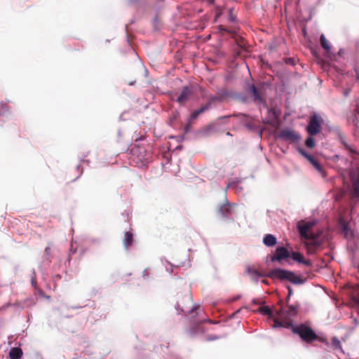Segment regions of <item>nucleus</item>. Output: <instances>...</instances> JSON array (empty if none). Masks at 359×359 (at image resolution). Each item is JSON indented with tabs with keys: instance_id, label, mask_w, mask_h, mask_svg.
<instances>
[{
	"instance_id": "bb28decb",
	"label": "nucleus",
	"mask_w": 359,
	"mask_h": 359,
	"mask_svg": "<svg viewBox=\"0 0 359 359\" xmlns=\"http://www.w3.org/2000/svg\"><path fill=\"white\" fill-rule=\"evenodd\" d=\"M8 110V104L6 102H0V116L4 114Z\"/></svg>"
},
{
	"instance_id": "412c9836",
	"label": "nucleus",
	"mask_w": 359,
	"mask_h": 359,
	"mask_svg": "<svg viewBox=\"0 0 359 359\" xmlns=\"http://www.w3.org/2000/svg\"><path fill=\"white\" fill-rule=\"evenodd\" d=\"M22 354V351L20 348L15 347L11 349L9 356L11 359H20Z\"/></svg>"
},
{
	"instance_id": "473e14b6",
	"label": "nucleus",
	"mask_w": 359,
	"mask_h": 359,
	"mask_svg": "<svg viewBox=\"0 0 359 359\" xmlns=\"http://www.w3.org/2000/svg\"><path fill=\"white\" fill-rule=\"evenodd\" d=\"M219 100V98L217 97H212L210 98V101L208 102H215V101H217Z\"/></svg>"
},
{
	"instance_id": "dca6fc26",
	"label": "nucleus",
	"mask_w": 359,
	"mask_h": 359,
	"mask_svg": "<svg viewBox=\"0 0 359 359\" xmlns=\"http://www.w3.org/2000/svg\"><path fill=\"white\" fill-rule=\"evenodd\" d=\"M248 88H249V91L252 94V96L253 97L254 100L258 101V102H262V98L261 97V95H260L259 90L255 86V85L249 84Z\"/></svg>"
},
{
	"instance_id": "4c0bfd02",
	"label": "nucleus",
	"mask_w": 359,
	"mask_h": 359,
	"mask_svg": "<svg viewBox=\"0 0 359 359\" xmlns=\"http://www.w3.org/2000/svg\"><path fill=\"white\" fill-rule=\"evenodd\" d=\"M291 296H289V294H287V297H286V303L287 304L289 300H290V298Z\"/></svg>"
},
{
	"instance_id": "7c9ffc66",
	"label": "nucleus",
	"mask_w": 359,
	"mask_h": 359,
	"mask_svg": "<svg viewBox=\"0 0 359 359\" xmlns=\"http://www.w3.org/2000/svg\"><path fill=\"white\" fill-rule=\"evenodd\" d=\"M219 29L225 31V32H229V33H233V31H231L230 29H227L224 28L222 25L219 26Z\"/></svg>"
},
{
	"instance_id": "a211bd4d",
	"label": "nucleus",
	"mask_w": 359,
	"mask_h": 359,
	"mask_svg": "<svg viewBox=\"0 0 359 359\" xmlns=\"http://www.w3.org/2000/svg\"><path fill=\"white\" fill-rule=\"evenodd\" d=\"M231 116H243L245 118V126L248 128H251L252 127V123L249 121V119H250L249 117L247 116L245 114H233V115H228V116H221V117L218 118L217 120L220 121L222 119H229Z\"/></svg>"
},
{
	"instance_id": "f8f14e48",
	"label": "nucleus",
	"mask_w": 359,
	"mask_h": 359,
	"mask_svg": "<svg viewBox=\"0 0 359 359\" xmlns=\"http://www.w3.org/2000/svg\"><path fill=\"white\" fill-rule=\"evenodd\" d=\"M234 204H231L228 201H226L224 204L221 205L219 208V213L222 216L227 217L232 213V209L234 206Z\"/></svg>"
},
{
	"instance_id": "393cba45",
	"label": "nucleus",
	"mask_w": 359,
	"mask_h": 359,
	"mask_svg": "<svg viewBox=\"0 0 359 359\" xmlns=\"http://www.w3.org/2000/svg\"><path fill=\"white\" fill-rule=\"evenodd\" d=\"M297 150L299 153L305 158H306L309 161H311L312 158H313V157L311 155L309 154L304 149L299 147L297 149Z\"/></svg>"
},
{
	"instance_id": "58836bf2",
	"label": "nucleus",
	"mask_w": 359,
	"mask_h": 359,
	"mask_svg": "<svg viewBox=\"0 0 359 359\" xmlns=\"http://www.w3.org/2000/svg\"><path fill=\"white\" fill-rule=\"evenodd\" d=\"M262 282L264 284H266V285L269 284V282H268V280H262Z\"/></svg>"
},
{
	"instance_id": "ea45409f",
	"label": "nucleus",
	"mask_w": 359,
	"mask_h": 359,
	"mask_svg": "<svg viewBox=\"0 0 359 359\" xmlns=\"http://www.w3.org/2000/svg\"><path fill=\"white\" fill-rule=\"evenodd\" d=\"M210 4H212L215 0H206Z\"/></svg>"
},
{
	"instance_id": "20e7f679",
	"label": "nucleus",
	"mask_w": 359,
	"mask_h": 359,
	"mask_svg": "<svg viewBox=\"0 0 359 359\" xmlns=\"http://www.w3.org/2000/svg\"><path fill=\"white\" fill-rule=\"evenodd\" d=\"M278 304L280 309L276 311V318L273 319V327H284L283 324H285V322L292 323V318L295 317L298 313L299 304H287V309L284 308L282 300L279 301Z\"/></svg>"
},
{
	"instance_id": "39448f33",
	"label": "nucleus",
	"mask_w": 359,
	"mask_h": 359,
	"mask_svg": "<svg viewBox=\"0 0 359 359\" xmlns=\"http://www.w3.org/2000/svg\"><path fill=\"white\" fill-rule=\"evenodd\" d=\"M279 137L290 143H297L301 139L299 134L290 128L281 130L279 133Z\"/></svg>"
},
{
	"instance_id": "2f4dec72",
	"label": "nucleus",
	"mask_w": 359,
	"mask_h": 359,
	"mask_svg": "<svg viewBox=\"0 0 359 359\" xmlns=\"http://www.w3.org/2000/svg\"><path fill=\"white\" fill-rule=\"evenodd\" d=\"M287 288L288 290L289 296H292L293 294V290H292V287L290 286H287Z\"/></svg>"
},
{
	"instance_id": "6e6552de",
	"label": "nucleus",
	"mask_w": 359,
	"mask_h": 359,
	"mask_svg": "<svg viewBox=\"0 0 359 359\" xmlns=\"http://www.w3.org/2000/svg\"><path fill=\"white\" fill-rule=\"evenodd\" d=\"M206 322V320H202L200 321V323L193 325L187 331V334L190 338L194 337L198 333H203V328L201 326V323ZM207 322L212 323L210 320H208Z\"/></svg>"
},
{
	"instance_id": "5701e85b",
	"label": "nucleus",
	"mask_w": 359,
	"mask_h": 359,
	"mask_svg": "<svg viewBox=\"0 0 359 359\" xmlns=\"http://www.w3.org/2000/svg\"><path fill=\"white\" fill-rule=\"evenodd\" d=\"M320 41L321 46L327 52H329L330 50L331 47L324 34H321L320 38Z\"/></svg>"
},
{
	"instance_id": "f257e3e1",
	"label": "nucleus",
	"mask_w": 359,
	"mask_h": 359,
	"mask_svg": "<svg viewBox=\"0 0 359 359\" xmlns=\"http://www.w3.org/2000/svg\"><path fill=\"white\" fill-rule=\"evenodd\" d=\"M247 271L251 276L252 280L255 282L258 280V278L259 277L267 276L271 279L287 280L295 285H301L304 283V280L296 275L293 271L282 269H274L270 271L267 274L261 273L257 270L250 268H248Z\"/></svg>"
},
{
	"instance_id": "9d476101",
	"label": "nucleus",
	"mask_w": 359,
	"mask_h": 359,
	"mask_svg": "<svg viewBox=\"0 0 359 359\" xmlns=\"http://www.w3.org/2000/svg\"><path fill=\"white\" fill-rule=\"evenodd\" d=\"M192 93V90L189 86H184L181 93L177 98V102L181 105L185 104V103L188 101L190 95Z\"/></svg>"
},
{
	"instance_id": "cd10ccee",
	"label": "nucleus",
	"mask_w": 359,
	"mask_h": 359,
	"mask_svg": "<svg viewBox=\"0 0 359 359\" xmlns=\"http://www.w3.org/2000/svg\"><path fill=\"white\" fill-rule=\"evenodd\" d=\"M210 108V102H208L207 104L203 105L201 107L200 109H198V111L200 114H203L205 111L208 110Z\"/></svg>"
},
{
	"instance_id": "a878e982",
	"label": "nucleus",
	"mask_w": 359,
	"mask_h": 359,
	"mask_svg": "<svg viewBox=\"0 0 359 359\" xmlns=\"http://www.w3.org/2000/svg\"><path fill=\"white\" fill-rule=\"evenodd\" d=\"M313 136H310L306 140L305 144L309 148H313L315 147V140L312 137Z\"/></svg>"
},
{
	"instance_id": "9b49d317",
	"label": "nucleus",
	"mask_w": 359,
	"mask_h": 359,
	"mask_svg": "<svg viewBox=\"0 0 359 359\" xmlns=\"http://www.w3.org/2000/svg\"><path fill=\"white\" fill-rule=\"evenodd\" d=\"M341 143L343 144L345 149H346L350 156L354 158V156H359V151L353 145L348 144L346 141V137L343 135H339Z\"/></svg>"
},
{
	"instance_id": "a19ab883",
	"label": "nucleus",
	"mask_w": 359,
	"mask_h": 359,
	"mask_svg": "<svg viewBox=\"0 0 359 359\" xmlns=\"http://www.w3.org/2000/svg\"><path fill=\"white\" fill-rule=\"evenodd\" d=\"M147 159V158L144 157V156H142V158H141V160H146Z\"/></svg>"
},
{
	"instance_id": "f03ea898",
	"label": "nucleus",
	"mask_w": 359,
	"mask_h": 359,
	"mask_svg": "<svg viewBox=\"0 0 359 359\" xmlns=\"http://www.w3.org/2000/svg\"><path fill=\"white\" fill-rule=\"evenodd\" d=\"M315 224V222H302L298 223L297 225L300 236L307 241L305 244L307 252L309 254L316 253L322 243V241L319 240L322 235V231H318L317 233L311 232V229Z\"/></svg>"
},
{
	"instance_id": "f3484780",
	"label": "nucleus",
	"mask_w": 359,
	"mask_h": 359,
	"mask_svg": "<svg viewBox=\"0 0 359 359\" xmlns=\"http://www.w3.org/2000/svg\"><path fill=\"white\" fill-rule=\"evenodd\" d=\"M123 243L126 249H128L133 243V233L130 231L126 232Z\"/></svg>"
},
{
	"instance_id": "0eeeda50",
	"label": "nucleus",
	"mask_w": 359,
	"mask_h": 359,
	"mask_svg": "<svg viewBox=\"0 0 359 359\" xmlns=\"http://www.w3.org/2000/svg\"><path fill=\"white\" fill-rule=\"evenodd\" d=\"M290 256L289 251L285 247H278L275 254L271 257V262H281Z\"/></svg>"
},
{
	"instance_id": "aec40b11",
	"label": "nucleus",
	"mask_w": 359,
	"mask_h": 359,
	"mask_svg": "<svg viewBox=\"0 0 359 359\" xmlns=\"http://www.w3.org/2000/svg\"><path fill=\"white\" fill-rule=\"evenodd\" d=\"M312 165L315 168V169L319 172L320 175L323 177H325L327 174L323 168V166L313 158L311 161H309Z\"/></svg>"
},
{
	"instance_id": "7ed1b4c3",
	"label": "nucleus",
	"mask_w": 359,
	"mask_h": 359,
	"mask_svg": "<svg viewBox=\"0 0 359 359\" xmlns=\"http://www.w3.org/2000/svg\"><path fill=\"white\" fill-rule=\"evenodd\" d=\"M283 325L284 327L291 328L292 332L297 334L302 341L306 344H312L315 341H318L327 345L329 344L325 337L318 336L315 331L306 324L302 323L294 325L292 323L287 321Z\"/></svg>"
},
{
	"instance_id": "c85d7f7f",
	"label": "nucleus",
	"mask_w": 359,
	"mask_h": 359,
	"mask_svg": "<svg viewBox=\"0 0 359 359\" xmlns=\"http://www.w3.org/2000/svg\"><path fill=\"white\" fill-rule=\"evenodd\" d=\"M201 115L198 110H195L191 114V116H190V119L191 120H194L196 118H197V117Z\"/></svg>"
},
{
	"instance_id": "2eb2a0df",
	"label": "nucleus",
	"mask_w": 359,
	"mask_h": 359,
	"mask_svg": "<svg viewBox=\"0 0 359 359\" xmlns=\"http://www.w3.org/2000/svg\"><path fill=\"white\" fill-rule=\"evenodd\" d=\"M263 243L268 247L274 246L277 243L276 238L272 234H266L263 238Z\"/></svg>"
},
{
	"instance_id": "72a5a7b5",
	"label": "nucleus",
	"mask_w": 359,
	"mask_h": 359,
	"mask_svg": "<svg viewBox=\"0 0 359 359\" xmlns=\"http://www.w3.org/2000/svg\"><path fill=\"white\" fill-rule=\"evenodd\" d=\"M149 276L148 269H144L143 271V277L145 278L146 276Z\"/></svg>"
},
{
	"instance_id": "423d86ee",
	"label": "nucleus",
	"mask_w": 359,
	"mask_h": 359,
	"mask_svg": "<svg viewBox=\"0 0 359 359\" xmlns=\"http://www.w3.org/2000/svg\"><path fill=\"white\" fill-rule=\"evenodd\" d=\"M321 124L320 118L314 114L311 116L306 131L310 136H314L320 132Z\"/></svg>"
},
{
	"instance_id": "b1692460",
	"label": "nucleus",
	"mask_w": 359,
	"mask_h": 359,
	"mask_svg": "<svg viewBox=\"0 0 359 359\" xmlns=\"http://www.w3.org/2000/svg\"><path fill=\"white\" fill-rule=\"evenodd\" d=\"M332 345L335 350H341V342L337 337L332 339Z\"/></svg>"
},
{
	"instance_id": "e433bc0d",
	"label": "nucleus",
	"mask_w": 359,
	"mask_h": 359,
	"mask_svg": "<svg viewBox=\"0 0 359 359\" xmlns=\"http://www.w3.org/2000/svg\"><path fill=\"white\" fill-rule=\"evenodd\" d=\"M252 304H259V302H257L256 299H253V300L252 301Z\"/></svg>"
},
{
	"instance_id": "1a4fd4ad",
	"label": "nucleus",
	"mask_w": 359,
	"mask_h": 359,
	"mask_svg": "<svg viewBox=\"0 0 359 359\" xmlns=\"http://www.w3.org/2000/svg\"><path fill=\"white\" fill-rule=\"evenodd\" d=\"M185 301L187 303V306L181 305L180 303L177 304V308L182 311V312L187 313L193 312L196 310L198 306H192V297L191 295H187L185 297Z\"/></svg>"
},
{
	"instance_id": "c9c22d12",
	"label": "nucleus",
	"mask_w": 359,
	"mask_h": 359,
	"mask_svg": "<svg viewBox=\"0 0 359 359\" xmlns=\"http://www.w3.org/2000/svg\"><path fill=\"white\" fill-rule=\"evenodd\" d=\"M355 302L359 308V297L355 299Z\"/></svg>"
},
{
	"instance_id": "6ab92c4d",
	"label": "nucleus",
	"mask_w": 359,
	"mask_h": 359,
	"mask_svg": "<svg viewBox=\"0 0 359 359\" xmlns=\"http://www.w3.org/2000/svg\"><path fill=\"white\" fill-rule=\"evenodd\" d=\"M257 311L264 316H267L270 319H274L273 312L269 306H260Z\"/></svg>"
},
{
	"instance_id": "4be33fe9",
	"label": "nucleus",
	"mask_w": 359,
	"mask_h": 359,
	"mask_svg": "<svg viewBox=\"0 0 359 359\" xmlns=\"http://www.w3.org/2000/svg\"><path fill=\"white\" fill-rule=\"evenodd\" d=\"M342 233L347 239L354 237V232L348 228V225L345 223L342 224Z\"/></svg>"
},
{
	"instance_id": "4468645a",
	"label": "nucleus",
	"mask_w": 359,
	"mask_h": 359,
	"mask_svg": "<svg viewBox=\"0 0 359 359\" xmlns=\"http://www.w3.org/2000/svg\"><path fill=\"white\" fill-rule=\"evenodd\" d=\"M352 182L353 188L352 196L359 198V174L352 177Z\"/></svg>"
},
{
	"instance_id": "c756f323",
	"label": "nucleus",
	"mask_w": 359,
	"mask_h": 359,
	"mask_svg": "<svg viewBox=\"0 0 359 359\" xmlns=\"http://www.w3.org/2000/svg\"><path fill=\"white\" fill-rule=\"evenodd\" d=\"M229 20L231 22H234L236 20V16L233 15L231 10L229 12Z\"/></svg>"
},
{
	"instance_id": "ddd939ff",
	"label": "nucleus",
	"mask_w": 359,
	"mask_h": 359,
	"mask_svg": "<svg viewBox=\"0 0 359 359\" xmlns=\"http://www.w3.org/2000/svg\"><path fill=\"white\" fill-rule=\"evenodd\" d=\"M291 257L293 260H294L299 263H302L306 266L311 265V262L309 259H304L303 255L298 252H292L291 255Z\"/></svg>"
},
{
	"instance_id": "f704fd0d",
	"label": "nucleus",
	"mask_w": 359,
	"mask_h": 359,
	"mask_svg": "<svg viewBox=\"0 0 359 359\" xmlns=\"http://www.w3.org/2000/svg\"><path fill=\"white\" fill-rule=\"evenodd\" d=\"M218 337H216V336H211V337H208V340H215V339H217Z\"/></svg>"
},
{
	"instance_id": "79ce46f5",
	"label": "nucleus",
	"mask_w": 359,
	"mask_h": 359,
	"mask_svg": "<svg viewBox=\"0 0 359 359\" xmlns=\"http://www.w3.org/2000/svg\"><path fill=\"white\" fill-rule=\"evenodd\" d=\"M48 250H49V249H48V248H46V250H45V251H46V252H48Z\"/></svg>"
},
{
	"instance_id": "37998d69",
	"label": "nucleus",
	"mask_w": 359,
	"mask_h": 359,
	"mask_svg": "<svg viewBox=\"0 0 359 359\" xmlns=\"http://www.w3.org/2000/svg\"><path fill=\"white\" fill-rule=\"evenodd\" d=\"M226 135H231L230 133H229V132L226 133Z\"/></svg>"
}]
</instances>
